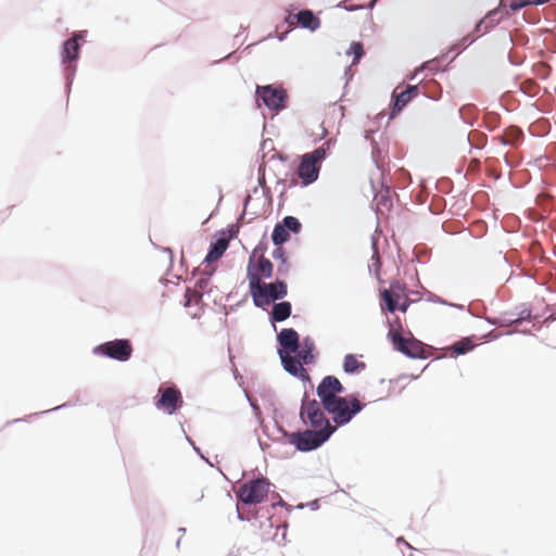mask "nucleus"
Segmentation results:
<instances>
[{
  "label": "nucleus",
  "mask_w": 556,
  "mask_h": 556,
  "mask_svg": "<svg viewBox=\"0 0 556 556\" xmlns=\"http://www.w3.org/2000/svg\"><path fill=\"white\" fill-rule=\"evenodd\" d=\"M412 294L405 295L402 298L399 302L396 301H390L387 299L386 303L382 304V313L386 311L390 314H394L396 311H400L402 313H406L409 306L418 300L419 295H416L417 299H412Z\"/></svg>",
  "instance_id": "26"
},
{
  "label": "nucleus",
  "mask_w": 556,
  "mask_h": 556,
  "mask_svg": "<svg viewBox=\"0 0 556 556\" xmlns=\"http://www.w3.org/2000/svg\"><path fill=\"white\" fill-rule=\"evenodd\" d=\"M87 30L75 31L61 45V64L64 73V90L66 97H70L72 85L77 72V62L80 59L83 42Z\"/></svg>",
  "instance_id": "3"
},
{
  "label": "nucleus",
  "mask_w": 556,
  "mask_h": 556,
  "mask_svg": "<svg viewBox=\"0 0 556 556\" xmlns=\"http://www.w3.org/2000/svg\"><path fill=\"white\" fill-rule=\"evenodd\" d=\"M279 358L281 366L289 375L302 380L303 382H312L309 374L304 368V364L299 358L295 359L288 353H280Z\"/></svg>",
  "instance_id": "13"
},
{
  "label": "nucleus",
  "mask_w": 556,
  "mask_h": 556,
  "mask_svg": "<svg viewBox=\"0 0 556 556\" xmlns=\"http://www.w3.org/2000/svg\"><path fill=\"white\" fill-rule=\"evenodd\" d=\"M348 55H353L352 64H357L365 55L364 46L361 41H352L346 51Z\"/></svg>",
  "instance_id": "37"
},
{
  "label": "nucleus",
  "mask_w": 556,
  "mask_h": 556,
  "mask_svg": "<svg viewBox=\"0 0 556 556\" xmlns=\"http://www.w3.org/2000/svg\"><path fill=\"white\" fill-rule=\"evenodd\" d=\"M523 9V3L521 0H510L509 4L506 3V12L508 13V17L520 10Z\"/></svg>",
  "instance_id": "51"
},
{
  "label": "nucleus",
  "mask_w": 556,
  "mask_h": 556,
  "mask_svg": "<svg viewBox=\"0 0 556 556\" xmlns=\"http://www.w3.org/2000/svg\"><path fill=\"white\" fill-rule=\"evenodd\" d=\"M359 393H350L341 396V402H337L326 407L325 410L332 417L333 426L342 428L349 425L354 417L364 410L367 404L362 403Z\"/></svg>",
  "instance_id": "5"
},
{
  "label": "nucleus",
  "mask_w": 556,
  "mask_h": 556,
  "mask_svg": "<svg viewBox=\"0 0 556 556\" xmlns=\"http://www.w3.org/2000/svg\"><path fill=\"white\" fill-rule=\"evenodd\" d=\"M425 294L427 296L428 302H432V303L441 304V305H445V306L451 305L450 301L437 295L435 293H433L431 291L425 290Z\"/></svg>",
  "instance_id": "49"
},
{
  "label": "nucleus",
  "mask_w": 556,
  "mask_h": 556,
  "mask_svg": "<svg viewBox=\"0 0 556 556\" xmlns=\"http://www.w3.org/2000/svg\"><path fill=\"white\" fill-rule=\"evenodd\" d=\"M273 483L263 475L247 480L238 491H236L237 518L240 521H251V518L241 513L238 505L253 506L262 504L269 493Z\"/></svg>",
  "instance_id": "4"
},
{
  "label": "nucleus",
  "mask_w": 556,
  "mask_h": 556,
  "mask_svg": "<svg viewBox=\"0 0 556 556\" xmlns=\"http://www.w3.org/2000/svg\"><path fill=\"white\" fill-rule=\"evenodd\" d=\"M517 316L519 317V323L521 321H530L532 318L531 309L527 306V304L521 303L516 306Z\"/></svg>",
  "instance_id": "45"
},
{
  "label": "nucleus",
  "mask_w": 556,
  "mask_h": 556,
  "mask_svg": "<svg viewBox=\"0 0 556 556\" xmlns=\"http://www.w3.org/2000/svg\"><path fill=\"white\" fill-rule=\"evenodd\" d=\"M229 244L227 241L219 237L218 233H214L208 245L207 253L203 260V264H211L212 262L218 261L223 257L227 251Z\"/></svg>",
  "instance_id": "19"
},
{
  "label": "nucleus",
  "mask_w": 556,
  "mask_h": 556,
  "mask_svg": "<svg viewBox=\"0 0 556 556\" xmlns=\"http://www.w3.org/2000/svg\"><path fill=\"white\" fill-rule=\"evenodd\" d=\"M255 99L262 101L269 111H281L288 106L289 94L282 85L269 84L256 86Z\"/></svg>",
  "instance_id": "9"
},
{
  "label": "nucleus",
  "mask_w": 556,
  "mask_h": 556,
  "mask_svg": "<svg viewBox=\"0 0 556 556\" xmlns=\"http://www.w3.org/2000/svg\"><path fill=\"white\" fill-rule=\"evenodd\" d=\"M304 365H313L317 359L316 345L314 340L309 336H305L302 342L299 343L298 352L294 353Z\"/></svg>",
  "instance_id": "18"
},
{
  "label": "nucleus",
  "mask_w": 556,
  "mask_h": 556,
  "mask_svg": "<svg viewBox=\"0 0 556 556\" xmlns=\"http://www.w3.org/2000/svg\"><path fill=\"white\" fill-rule=\"evenodd\" d=\"M271 257L279 262L277 267L278 275L282 277L288 276L291 270V264L286 250L283 248H276L271 253Z\"/></svg>",
  "instance_id": "28"
},
{
  "label": "nucleus",
  "mask_w": 556,
  "mask_h": 556,
  "mask_svg": "<svg viewBox=\"0 0 556 556\" xmlns=\"http://www.w3.org/2000/svg\"><path fill=\"white\" fill-rule=\"evenodd\" d=\"M321 410H325L323 401L320 399L319 400L311 399L308 392L305 391L301 399V405H300V410H299L300 421L305 422L303 419L304 415L317 413V412H321Z\"/></svg>",
  "instance_id": "25"
},
{
  "label": "nucleus",
  "mask_w": 556,
  "mask_h": 556,
  "mask_svg": "<svg viewBox=\"0 0 556 556\" xmlns=\"http://www.w3.org/2000/svg\"><path fill=\"white\" fill-rule=\"evenodd\" d=\"M271 242L276 248H282L290 240V233L277 222L271 231Z\"/></svg>",
  "instance_id": "32"
},
{
  "label": "nucleus",
  "mask_w": 556,
  "mask_h": 556,
  "mask_svg": "<svg viewBox=\"0 0 556 556\" xmlns=\"http://www.w3.org/2000/svg\"><path fill=\"white\" fill-rule=\"evenodd\" d=\"M364 138L366 140H370V142H371V146H372V159H374V162L376 163L377 143H376L375 139L371 138V134L369 131H367V130L365 131Z\"/></svg>",
  "instance_id": "61"
},
{
  "label": "nucleus",
  "mask_w": 556,
  "mask_h": 556,
  "mask_svg": "<svg viewBox=\"0 0 556 556\" xmlns=\"http://www.w3.org/2000/svg\"><path fill=\"white\" fill-rule=\"evenodd\" d=\"M210 281L207 278H204L202 275L198 278L194 286L192 288L187 287L184 294V307L188 308L192 305H198L204 295L205 289L208 286Z\"/></svg>",
  "instance_id": "15"
},
{
  "label": "nucleus",
  "mask_w": 556,
  "mask_h": 556,
  "mask_svg": "<svg viewBox=\"0 0 556 556\" xmlns=\"http://www.w3.org/2000/svg\"><path fill=\"white\" fill-rule=\"evenodd\" d=\"M475 336L464 337L457 341H455L451 346L455 355H466L471 352L476 348Z\"/></svg>",
  "instance_id": "30"
},
{
  "label": "nucleus",
  "mask_w": 556,
  "mask_h": 556,
  "mask_svg": "<svg viewBox=\"0 0 556 556\" xmlns=\"http://www.w3.org/2000/svg\"><path fill=\"white\" fill-rule=\"evenodd\" d=\"M506 1L507 0H498L497 7L488 11L485 15L482 17L483 21L485 22L483 33H490L500 23L508 18V13L506 12Z\"/></svg>",
  "instance_id": "17"
},
{
  "label": "nucleus",
  "mask_w": 556,
  "mask_h": 556,
  "mask_svg": "<svg viewBox=\"0 0 556 556\" xmlns=\"http://www.w3.org/2000/svg\"><path fill=\"white\" fill-rule=\"evenodd\" d=\"M319 127H320V129H321V134H320V136H319V137H317V138H315V139H314V142H318V141H320V140L325 139V138L327 137V135H328V131H327V129H326V127H325L324 123H321V124L319 125Z\"/></svg>",
  "instance_id": "62"
},
{
  "label": "nucleus",
  "mask_w": 556,
  "mask_h": 556,
  "mask_svg": "<svg viewBox=\"0 0 556 556\" xmlns=\"http://www.w3.org/2000/svg\"><path fill=\"white\" fill-rule=\"evenodd\" d=\"M500 115L494 112L485 113L483 117V126L489 130L493 131L500 126Z\"/></svg>",
  "instance_id": "39"
},
{
  "label": "nucleus",
  "mask_w": 556,
  "mask_h": 556,
  "mask_svg": "<svg viewBox=\"0 0 556 556\" xmlns=\"http://www.w3.org/2000/svg\"><path fill=\"white\" fill-rule=\"evenodd\" d=\"M326 410L312 413L303 416L305 422H301L303 426L309 427L312 429H317L321 431H326L334 434L337 431V427L330 421V419L325 415Z\"/></svg>",
  "instance_id": "16"
},
{
  "label": "nucleus",
  "mask_w": 556,
  "mask_h": 556,
  "mask_svg": "<svg viewBox=\"0 0 556 556\" xmlns=\"http://www.w3.org/2000/svg\"><path fill=\"white\" fill-rule=\"evenodd\" d=\"M275 428L281 434V437L287 439L288 442L290 443V434H292V432H289L288 430H286L285 427L281 424H279L277 420H275Z\"/></svg>",
  "instance_id": "58"
},
{
  "label": "nucleus",
  "mask_w": 556,
  "mask_h": 556,
  "mask_svg": "<svg viewBox=\"0 0 556 556\" xmlns=\"http://www.w3.org/2000/svg\"><path fill=\"white\" fill-rule=\"evenodd\" d=\"M266 237H267V233L265 231L263 233L261 240L258 241V243L254 247L250 257L254 258L256 255L263 256V254L265 252H267V250H268V242H267Z\"/></svg>",
  "instance_id": "41"
},
{
  "label": "nucleus",
  "mask_w": 556,
  "mask_h": 556,
  "mask_svg": "<svg viewBox=\"0 0 556 556\" xmlns=\"http://www.w3.org/2000/svg\"><path fill=\"white\" fill-rule=\"evenodd\" d=\"M271 497L273 498H277L276 502H273L270 504V507L271 508H276V507H281V508H286L289 513L292 511L293 509H303L304 508V504H298L295 507L289 505L278 493L276 492H273L271 493Z\"/></svg>",
  "instance_id": "40"
},
{
  "label": "nucleus",
  "mask_w": 556,
  "mask_h": 556,
  "mask_svg": "<svg viewBox=\"0 0 556 556\" xmlns=\"http://www.w3.org/2000/svg\"><path fill=\"white\" fill-rule=\"evenodd\" d=\"M305 506H308L312 510H317L320 507L319 500L318 498L313 500V501L308 502L307 504H304V507Z\"/></svg>",
  "instance_id": "63"
},
{
  "label": "nucleus",
  "mask_w": 556,
  "mask_h": 556,
  "mask_svg": "<svg viewBox=\"0 0 556 556\" xmlns=\"http://www.w3.org/2000/svg\"><path fill=\"white\" fill-rule=\"evenodd\" d=\"M399 88L400 87H396L391 93L389 119L395 118L413 102L409 94L404 90L399 91Z\"/></svg>",
  "instance_id": "20"
},
{
  "label": "nucleus",
  "mask_w": 556,
  "mask_h": 556,
  "mask_svg": "<svg viewBox=\"0 0 556 556\" xmlns=\"http://www.w3.org/2000/svg\"><path fill=\"white\" fill-rule=\"evenodd\" d=\"M216 271V267H206L203 273H201L200 267H195L192 270L191 278H194L195 276L202 275L204 278H207L208 281H211V278L214 276Z\"/></svg>",
  "instance_id": "50"
},
{
  "label": "nucleus",
  "mask_w": 556,
  "mask_h": 556,
  "mask_svg": "<svg viewBox=\"0 0 556 556\" xmlns=\"http://www.w3.org/2000/svg\"><path fill=\"white\" fill-rule=\"evenodd\" d=\"M380 307L382 308V304L386 303L387 299L390 301L399 302L402 298L408 294L419 295L418 291L408 290L406 286L399 280H393L390 282V287L388 289H381L380 291Z\"/></svg>",
  "instance_id": "14"
},
{
  "label": "nucleus",
  "mask_w": 556,
  "mask_h": 556,
  "mask_svg": "<svg viewBox=\"0 0 556 556\" xmlns=\"http://www.w3.org/2000/svg\"><path fill=\"white\" fill-rule=\"evenodd\" d=\"M296 26L314 33L320 27V18L311 9L300 10L295 14Z\"/></svg>",
  "instance_id": "22"
},
{
  "label": "nucleus",
  "mask_w": 556,
  "mask_h": 556,
  "mask_svg": "<svg viewBox=\"0 0 556 556\" xmlns=\"http://www.w3.org/2000/svg\"><path fill=\"white\" fill-rule=\"evenodd\" d=\"M475 40H476V38L472 36V34H467L466 36H464L463 38H460L459 40L454 42L450 47V49L446 53L457 50V53H456V55H457L462 51L467 49L470 45H472L475 42Z\"/></svg>",
  "instance_id": "36"
},
{
  "label": "nucleus",
  "mask_w": 556,
  "mask_h": 556,
  "mask_svg": "<svg viewBox=\"0 0 556 556\" xmlns=\"http://www.w3.org/2000/svg\"><path fill=\"white\" fill-rule=\"evenodd\" d=\"M247 279L249 281V293L255 307L266 309L273 303L283 300L288 294V285L285 279L276 278L271 282H265L253 262L249 258L247 266Z\"/></svg>",
  "instance_id": "1"
},
{
  "label": "nucleus",
  "mask_w": 556,
  "mask_h": 556,
  "mask_svg": "<svg viewBox=\"0 0 556 556\" xmlns=\"http://www.w3.org/2000/svg\"><path fill=\"white\" fill-rule=\"evenodd\" d=\"M345 391L338 377L333 375L325 376L316 388V395L323 401L324 409L331 404L341 402V394Z\"/></svg>",
  "instance_id": "11"
},
{
  "label": "nucleus",
  "mask_w": 556,
  "mask_h": 556,
  "mask_svg": "<svg viewBox=\"0 0 556 556\" xmlns=\"http://www.w3.org/2000/svg\"><path fill=\"white\" fill-rule=\"evenodd\" d=\"M429 260V251L425 247H416L414 249L413 262L426 263Z\"/></svg>",
  "instance_id": "46"
},
{
  "label": "nucleus",
  "mask_w": 556,
  "mask_h": 556,
  "mask_svg": "<svg viewBox=\"0 0 556 556\" xmlns=\"http://www.w3.org/2000/svg\"><path fill=\"white\" fill-rule=\"evenodd\" d=\"M298 9L296 4L292 3L286 9L285 23L291 27H294L296 24V18L294 11Z\"/></svg>",
  "instance_id": "47"
},
{
  "label": "nucleus",
  "mask_w": 556,
  "mask_h": 556,
  "mask_svg": "<svg viewBox=\"0 0 556 556\" xmlns=\"http://www.w3.org/2000/svg\"><path fill=\"white\" fill-rule=\"evenodd\" d=\"M508 62L511 65H520L523 62V59L519 54H514L511 51L508 53Z\"/></svg>",
  "instance_id": "60"
},
{
  "label": "nucleus",
  "mask_w": 556,
  "mask_h": 556,
  "mask_svg": "<svg viewBox=\"0 0 556 556\" xmlns=\"http://www.w3.org/2000/svg\"><path fill=\"white\" fill-rule=\"evenodd\" d=\"M388 324L390 326L389 329H393L396 333H401L403 326L399 317H395L392 321L388 320Z\"/></svg>",
  "instance_id": "57"
},
{
  "label": "nucleus",
  "mask_w": 556,
  "mask_h": 556,
  "mask_svg": "<svg viewBox=\"0 0 556 556\" xmlns=\"http://www.w3.org/2000/svg\"><path fill=\"white\" fill-rule=\"evenodd\" d=\"M500 333L495 332L494 330H491L489 331L486 334H485V338L489 340V341H493V340H496L500 338Z\"/></svg>",
  "instance_id": "64"
},
{
  "label": "nucleus",
  "mask_w": 556,
  "mask_h": 556,
  "mask_svg": "<svg viewBox=\"0 0 556 556\" xmlns=\"http://www.w3.org/2000/svg\"><path fill=\"white\" fill-rule=\"evenodd\" d=\"M257 270L262 275L261 278L270 279L274 275V264L269 258H267L265 256H260L258 257V267L256 268V271Z\"/></svg>",
  "instance_id": "35"
},
{
  "label": "nucleus",
  "mask_w": 556,
  "mask_h": 556,
  "mask_svg": "<svg viewBox=\"0 0 556 556\" xmlns=\"http://www.w3.org/2000/svg\"><path fill=\"white\" fill-rule=\"evenodd\" d=\"M245 396H247V400H248L250 407L252 408L255 417H257L260 419L262 412H261V407L257 403V400L250 396L247 392H245Z\"/></svg>",
  "instance_id": "53"
},
{
  "label": "nucleus",
  "mask_w": 556,
  "mask_h": 556,
  "mask_svg": "<svg viewBox=\"0 0 556 556\" xmlns=\"http://www.w3.org/2000/svg\"><path fill=\"white\" fill-rule=\"evenodd\" d=\"M382 191L379 195L378 203L384 207L392 205L391 190L388 186L381 185Z\"/></svg>",
  "instance_id": "44"
},
{
  "label": "nucleus",
  "mask_w": 556,
  "mask_h": 556,
  "mask_svg": "<svg viewBox=\"0 0 556 556\" xmlns=\"http://www.w3.org/2000/svg\"><path fill=\"white\" fill-rule=\"evenodd\" d=\"M186 440L188 441V443L192 446L193 451L203 459L205 460L210 466H213V464L208 460V458H206L204 456V454L202 453L201 448L199 446L195 445L194 441L186 435Z\"/></svg>",
  "instance_id": "54"
},
{
  "label": "nucleus",
  "mask_w": 556,
  "mask_h": 556,
  "mask_svg": "<svg viewBox=\"0 0 556 556\" xmlns=\"http://www.w3.org/2000/svg\"><path fill=\"white\" fill-rule=\"evenodd\" d=\"M77 404H87V401L84 400V395H81V392H77L74 396L73 400L71 401H67L61 405H58L53 408H50V409H46V410H42V412H39V413H33V414H29L23 418H15L11 421H8L7 425H12V424H18V422H24V421H27L28 419L33 418V417H36V416H39V415H43V414H49L51 412H58V410H61L63 408H67V407H72V406H75Z\"/></svg>",
  "instance_id": "24"
},
{
  "label": "nucleus",
  "mask_w": 556,
  "mask_h": 556,
  "mask_svg": "<svg viewBox=\"0 0 556 556\" xmlns=\"http://www.w3.org/2000/svg\"><path fill=\"white\" fill-rule=\"evenodd\" d=\"M239 230H240L239 225L230 224L226 228L217 230L216 233H218L219 237H223L229 244L231 240H233L238 237Z\"/></svg>",
  "instance_id": "38"
},
{
  "label": "nucleus",
  "mask_w": 556,
  "mask_h": 556,
  "mask_svg": "<svg viewBox=\"0 0 556 556\" xmlns=\"http://www.w3.org/2000/svg\"><path fill=\"white\" fill-rule=\"evenodd\" d=\"M336 142L334 138H328L320 147L301 155L296 174L301 179L302 187H307L317 181L321 163L328 157Z\"/></svg>",
  "instance_id": "2"
},
{
  "label": "nucleus",
  "mask_w": 556,
  "mask_h": 556,
  "mask_svg": "<svg viewBox=\"0 0 556 556\" xmlns=\"http://www.w3.org/2000/svg\"><path fill=\"white\" fill-rule=\"evenodd\" d=\"M485 26V22L483 21V18L481 17L480 20H478L476 23H475V26H473V29H472V35L476 34L478 37L479 36H482V35H485L486 33H483V28Z\"/></svg>",
  "instance_id": "55"
},
{
  "label": "nucleus",
  "mask_w": 556,
  "mask_h": 556,
  "mask_svg": "<svg viewBox=\"0 0 556 556\" xmlns=\"http://www.w3.org/2000/svg\"><path fill=\"white\" fill-rule=\"evenodd\" d=\"M92 353L97 356L106 357L119 363L129 361L134 353L132 343L129 339H114L96 345Z\"/></svg>",
  "instance_id": "8"
},
{
  "label": "nucleus",
  "mask_w": 556,
  "mask_h": 556,
  "mask_svg": "<svg viewBox=\"0 0 556 556\" xmlns=\"http://www.w3.org/2000/svg\"><path fill=\"white\" fill-rule=\"evenodd\" d=\"M459 118L467 126H473L478 121V108L476 104L467 103L458 109Z\"/></svg>",
  "instance_id": "29"
},
{
  "label": "nucleus",
  "mask_w": 556,
  "mask_h": 556,
  "mask_svg": "<svg viewBox=\"0 0 556 556\" xmlns=\"http://www.w3.org/2000/svg\"><path fill=\"white\" fill-rule=\"evenodd\" d=\"M153 404L157 410L175 415L184 406L182 393L175 384L162 383L153 397Z\"/></svg>",
  "instance_id": "7"
},
{
  "label": "nucleus",
  "mask_w": 556,
  "mask_h": 556,
  "mask_svg": "<svg viewBox=\"0 0 556 556\" xmlns=\"http://www.w3.org/2000/svg\"><path fill=\"white\" fill-rule=\"evenodd\" d=\"M277 354L280 356V353H296L299 343H300V334L294 328H282L277 333Z\"/></svg>",
  "instance_id": "12"
},
{
  "label": "nucleus",
  "mask_w": 556,
  "mask_h": 556,
  "mask_svg": "<svg viewBox=\"0 0 556 556\" xmlns=\"http://www.w3.org/2000/svg\"><path fill=\"white\" fill-rule=\"evenodd\" d=\"M271 311L268 314L269 323L276 330V323H282L287 320L292 314V304L289 301L280 300L271 304Z\"/></svg>",
  "instance_id": "21"
},
{
  "label": "nucleus",
  "mask_w": 556,
  "mask_h": 556,
  "mask_svg": "<svg viewBox=\"0 0 556 556\" xmlns=\"http://www.w3.org/2000/svg\"><path fill=\"white\" fill-rule=\"evenodd\" d=\"M279 223L290 235H299L303 229L301 220L292 215H286Z\"/></svg>",
  "instance_id": "33"
},
{
  "label": "nucleus",
  "mask_w": 556,
  "mask_h": 556,
  "mask_svg": "<svg viewBox=\"0 0 556 556\" xmlns=\"http://www.w3.org/2000/svg\"><path fill=\"white\" fill-rule=\"evenodd\" d=\"M380 0H370L365 4H357L355 8H344L348 12H354L359 10H372Z\"/></svg>",
  "instance_id": "52"
},
{
  "label": "nucleus",
  "mask_w": 556,
  "mask_h": 556,
  "mask_svg": "<svg viewBox=\"0 0 556 556\" xmlns=\"http://www.w3.org/2000/svg\"><path fill=\"white\" fill-rule=\"evenodd\" d=\"M332 435L317 429H300L290 434V444L301 453H309L321 447Z\"/></svg>",
  "instance_id": "6"
},
{
  "label": "nucleus",
  "mask_w": 556,
  "mask_h": 556,
  "mask_svg": "<svg viewBox=\"0 0 556 556\" xmlns=\"http://www.w3.org/2000/svg\"><path fill=\"white\" fill-rule=\"evenodd\" d=\"M505 164L510 167H517L522 163V157L517 152H508L504 155Z\"/></svg>",
  "instance_id": "42"
},
{
  "label": "nucleus",
  "mask_w": 556,
  "mask_h": 556,
  "mask_svg": "<svg viewBox=\"0 0 556 556\" xmlns=\"http://www.w3.org/2000/svg\"><path fill=\"white\" fill-rule=\"evenodd\" d=\"M265 169H266V163L265 162H262L260 165H258V168H257V184L258 186L263 189L264 193H267V192H270L269 189L267 187H265Z\"/></svg>",
  "instance_id": "48"
},
{
  "label": "nucleus",
  "mask_w": 556,
  "mask_h": 556,
  "mask_svg": "<svg viewBox=\"0 0 556 556\" xmlns=\"http://www.w3.org/2000/svg\"><path fill=\"white\" fill-rule=\"evenodd\" d=\"M494 139L504 147L516 148L523 142L525 134L518 126H509L504 130L502 136L495 137Z\"/></svg>",
  "instance_id": "23"
},
{
  "label": "nucleus",
  "mask_w": 556,
  "mask_h": 556,
  "mask_svg": "<svg viewBox=\"0 0 556 556\" xmlns=\"http://www.w3.org/2000/svg\"><path fill=\"white\" fill-rule=\"evenodd\" d=\"M484 319L489 325H492L495 327H505L504 320H502L501 315L498 317H485Z\"/></svg>",
  "instance_id": "59"
},
{
  "label": "nucleus",
  "mask_w": 556,
  "mask_h": 556,
  "mask_svg": "<svg viewBox=\"0 0 556 556\" xmlns=\"http://www.w3.org/2000/svg\"><path fill=\"white\" fill-rule=\"evenodd\" d=\"M467 140L471 148L481 150L486 144L488 137L481 131L471 130L468 134Z\"/></svg>",
  "instance_id": "34"
},
{
  "label": "nucleus",
  "mask_w": 556,
  "mask_h": 556,
  "mask_svg": "<svg viewBox=\"0 0 556 556\" xmlns=\"http://www.w3.org/2000/svg\"><path fill=\"white\" fill-rule=\"evenodd\" d=\"M342 369L348 375H358L366 369V364L358 361L355 354L349 353L343 358Z\"/></svg>",
  "instance_id": "27"
},
{
  "label": "nucleus",
  "mask_w": 556,
  "mask_h": 556,
  "mask_svg": "<svg viewBox=\"0 0 556 556\" xmlns=\"http://www.w3.org/2000/svg\"><path fill=\"white\" fill-rule=\"evenodd\" d=\"M404 91L414 100L419 94V85H406Z\"/></svg>",
  "instance_id": "56"
},
{
  "label": "nucleus",
  "mask_w": 556,
  "mask_h": 556,
  "mask_svg": "<svg viewBox=\"0 0 556 556\" xmlns=\"http://www.w3.org/2000/svg\"><path fill=\"white\" fill-rule=\"evenodd\" d=\"M387 338L391 342L393 350L406 357L412 359L427 358V355L424 353L426 344L414 336L406 338L402 333H396L393 329H389Z\"/></svg>",
  "instance_id": "10"
},
{
  "label": "nucleus",
  "mask_w": 556,
  "mask_h": 556,
  "mask_svg": "<svg viewBox=\"0 0 556 556\" xmlns=\"http://www.w3.org/2000/svg\"><path fill=\"white\" fill-rule=\"evenodd\" d=\"M502 320H504L505 327L519 324V317L517 316L516 307L511 311H507L501 314Z\"/></svg>",
  "instance_id": "43"
},
{
  "label": "nucleus",
  "mask_w": 556,
  "mask_h": 556,
  "mask_svg": "<svg viewBox=\"0 0 556 556\" xmlns=\"http://www.w3.org/2000/svg\"><path fill=\"white\" fill-rule=\"evenodd\" d=\"M446 56L447 53H442L432 60L421 63L419 66H417V72L429 71L432 74L445 72V68L441 67V64L446 60Z\"/></svg>",
  "instance_id": "31"
}]
</instances>
